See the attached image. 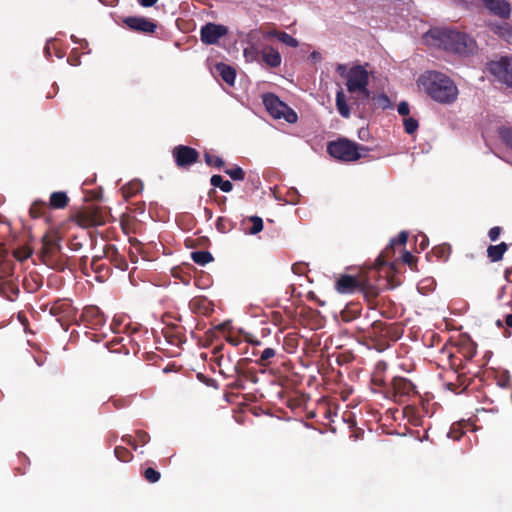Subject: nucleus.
Masks as SVG:
<instances>
[{
    "mask_svg": "<svg viewBox=\"0 0 512 512\" xmlns=\"http://www.w3.org/2000/svg\"><path fill=\"white\" fill-rule=\"evenodd\" d=\"M328 153L344 162L357 161L367 155L369 149L348 139H339L328 144Z\"/></svg>",
    "mask_w": 512,
    "mask_h": 512,
    "instance_id": "obj_4",
    "label": "nucleus"
},
{
    "mask_svg": "<svg viewBox=\"0 0 512 512\" xmlns=\"http://www.w3.org/2000/svg\"><path fill=\"white\" fill-rule=\"evenodd\" d=\"M497 326H499V327H501V326H502V322H501V320H498V321H497Z\"/></svg>",
    "mask_w": 512,
    "mask_h": 512,
    "instance_id": "obj_50",
    "label": "nucleus"
},
{
    "mask_svg": "<svg viewBox=\"0 0 512 512\" xmlns=\"http://www.w3.org/2000/svg\"><path fill=\"white\" fill-rule=\"evenodd\" d=\"M311 57L314 59H318V58H320V55L318 52H313V53H311Z\"/></svg>",
    "mask_w": 512,
    "mask_h": 512,
    "instance_id": "obj_47",
    "label": "nucleus"
},
{
    "mask_svg": "<svg viewBox=\"0 0 512 512\" xmlns=\"http://www.w3.org/2000/svg\"><path fill=\"white\" fill-rule=\"evenodd\" d=\"M158 0H139V3L144 7L153 6Z\"/></svg>",
    "mask_w": 512,
    "mask_h": 512,
    "instance_id": "obj_41",
    "label": "nucleus"
},
{
    "mask_svg": "<svg viewBox=\"0 0 512 512\" xmlns=\"http://www.w3.org/2000/svg\"><path fill=\"white\" fill-rule=\"evenodd\" d=\"M210 182L212 186L219 187L223 192H230L233 189L232 183L228 180H223L220 175H213Z\"/></svg>",
    "mask_w": 512,
    "mask_h": 512,
    "instance_id": "obj_20",
    "label": "nucleus"
},
{
    "mask_svg": "<svg viewBox=\"0 0 512 512\" xmlns=\"http://www.w3.org/2000/svg\"><path fill=\"white\" fill-rule=\"evenodd\" d=\"M403 125L406 133L413 134L418 129V121L412 117H405Z\"/></svg>",
    "mask_w": 512,
    "mask_h": 512,
    "instance_id": "obj_24",
    "label": "nucleus"
},
{
    "mask_svg": "<svg viewBox=\"0 0 512 512\" xmlns=\"http://www.w3.org/2000/svg\"><path fill=\"white\" fill-rule=\"evenodd\" d=\"M5 256H6V250L4 248L0 247V263L3 262Z\"/></svg>",
    "mask_w": 512,
    "mask_h": 512,
    "instance_id": "obj_43",
    "label": "nucleus"
},
{
    "mask_svg": "<svg viewBox=\"0 0 512 512\" xmlns=\"http://www.w3.org/2000/svg\"><path fill=\"white\" fill-rule=\"evenodd\" d=\"M505 322H506V325H507V326L512 327V314H510V315H508V316L506 317Z\"/></svg>",
    "mask_w": 512,
    "mask_h": 512,
    "instance_id": "obj_44",
    "label": "nucleus"
},
{
    "mask_svg": "<svg viewBox=\"0 0 512 512\" xmlns=\"http://www.w3.org/2000/svg\"><path fill=\"white\" fill-rule=\"evenodd\" d=\"M369 72L363 65L352 66L347 74L346 88L351 94L353 103L359 105L361 101L370 98L368 90Z\"/></svg>",
    "mask_w": 512,
    "mask_h": 512,
    "instance_id": "obj_3",
    "label": "nucleus"
},
{
    "mask_svg": "<svg viewBox=\"0 0 512 512\" xmlns=\"http://www.w3.org/2000/svg\"><path fill=\"white\" fill-rule=\"evenodd\" d=\"M193 261L200 265H205L213 260L212 255L206 251H195L191 253Z\"/></svg>",
    "mask_w": 512,
    "mask_h": 512,
    "instance_id": "obj_21",
    "label": "nucleus"
},
{
    "mask_svg": "<svg viewBox=\"0 0 512 512\" xmlns=\"http://www.w3.org/2000/svg\"><path fill=\"white\" fill-rule=\"evenodd\" d=\"M116 252H117L116 248L112 245H109L104 249V254L107 258L113 256Z\"/></svg>",
    "mask_w": 512,
    "mask_h": 512,
    "instance_id": "obj_40",
    "label": "nucleus"
},
{
    "mask_svg": "<svg viewBox=\"0 0 512 512\" xmlns=\"http://www.w3.org/2000/svg\"><path fill=\"white\" fill-rule=\"evenodd\" d=\"M216 71L219 73L221 78L229 85H233L235 82L236 72L235 70L226 65V64H218L216 65Z\"/></svg>",
    "mask_w": 512,
    "mask_h": 512,
    "instance_id": "obj_16",
    "label": "nucleus"
},
{
    "mask_svg": "<svg viewBox=\"0 0 512 512\" xmlns=\"http://www.w3.org/2000/svg\"><path fill=\"white\" fill-rule=\"evenodd\" d=\"M225 172L233 180H242V179H244V171L240 167H235L233 169H227Z\"/></svg>",
    "mask_w": 512,
    "mask_h": 512,
    "instance_id": "obj_31",
    "label": "nucleus"
},
{
    "mask_svg": "<svg viewBox=\"0 0 512 512\" xmlns=\"http://www.w3.org/2000/svg\"><path fill=\"white\" fill-rule=\"evenodd\" d=\"M125 23L133 30L146 33H152L156 29V25L144 17H128Z\"/></svg>",
    "mask_w": 512,
    "mask_h": 512,
    "instance_id": "obj_11",
    "label": "nucleus"
},
{
    "mask_svg": "<svg viewBox=\"0 0 512 512\" xmlns=\"http://www.w3.org/2000/svg\"><path fill=\"white\" fill-rule=\"evenodd\" d=\"M383 258H384V256H383V255H381V256L378 258V261H379V263H380L381 265H382V264H385V261H384V259H383Z\"/></svg>",
    "mask_w": 512,
    "mask_h": 512,
    "instance_id": "obj_48",
    "label": "nucleus"
},
{
    "mask_svg": "<svg viewBox=\"0 0 512 512\" xmlns=\"http://www.w3.org/2000/svg\"><path fill=\"white\" fill-rule=\"evenodd\" d=\"M68 196L65 192H53L50 196L49 206L53 209H63L68 204Z\"/></svg>",
    "mask_w": 512,
    "mask_h": 512,
    "instance_id": "obj_15",
    "label": "nucleus"
},
{
    "mask_svg": "<svg viewBox=\"0 0 512 512\" xmlns=\"http://www.w3.org/2000/svg\"><path fill=\"white\" fill-rule=\"evenodd\" d=\"M263 103L275 119H284L288 123H295L298 119L297 114L274 94L264 95Z\"/></svg>",
    "mask_w": 512,
    "mask_h": 512,
    "instance_id": "obj_5",
    "label": "nucleus"
},
{
    "mask_svg": "<svg viewBox=\"0 0 512 512\" xmlns=\"http://www.w3.org/2000/svg\"><path fill=\"white\" fill-rule=\"evenodd\" d=\"M122 441L127 442L129 445L134 446V444L132 443V441H131V438H130V437H123V438H122Z\"/></svg>",
    "mask_w": 512,
    "mask_h": 512,
    "instance_id": "obj_46",
    "label": "nucleus"
},
{
    "mask_svg": "<svg viewBox=\"0 0 512 512\" xmlns=\"http://www.w3.org/2000/svg\"><path fill=\"white\" fill-rule=\"evenodd\" d=\"M408 234L405 231L399 233L397 239H392L389 247L386 249V253L393 250L396 244L404 245L407 242Z\"/></svg>",
    "mask_w": 512,
    "mask_h": 512,
    "instance_id": "obj_26",
    "label": "nucleus"
},
{
    "mask_svg": "<svg viewBox=\"0 0 512 512\" xmlns=\"http://www.w3.org/2000/svg\"><path fill=\"white\" fill-rule=\"evenodd\" d=\"M336 71L341 77H343L347 80V74H348L349 69H347L345 64H337Z\"/></svg>",
    "mask_w": 512,
    "mask_h": 512,
    "instance_id": "obj_38",
    "label": "nucleus"
},
{
    "mask_svg": "<svg viewBox=\"0 0 512 512\" xmlns=\"http://www.w3.org/2000/svg\"><path fill=\"white\" fill-rule=\"evenodd\" d=\"M55 246L56 241L52 237L47 234L42 237V252L44 254L51 253Z\"/></svg>",
    "mask_w": 512,
    "mask_h": 512,
    "instance_id": "obj_22",
    "label": "nucleus"
},
{
    "mask_svg": "<svg viewBox=\"0 0 512 512\" xmlns=\"http://www.w3.org/2000/svg\"><path fill=\"white\" fill-rule=\"evenodd\" d=\"M261 55L267 66L275 68L281 65V55L275 48L267 46L261 51Z\"/></svg>",
    "mask_w": 512,
    "mask_h": 512,
    "instance_id": "obj_13",
    "label": "nucleus"
},
{
    "mask_svg": "<svg viewBox=\"0 0 512 512\" xmlns=\"http://www.w3.org/2000/svg\"><path fill=\"white\" fill-rule=\"evenodd\" d=\"M173 155L176 163L180 167L195 163L198 159V152L188 146H178L174 149Z\"/></svg>",
    "mask_w": 512,
    "mask_h": 512,
    "instance_id": "obj_9",
    "label": "nucleus"
},
{
    "mask_svg": "<svg viewBox=\"0 0 512 512\" xmlns=\"http://www.w3.org/2000/svg\"><path fill=\"white\" fill-rule=\"evenodd\" d=\"M115 456L120 460V461H123V462H128L132 459V454L131 452L123 447V446H117L115 448Z\"/></svg>",
    "mask_w": 512,
    "mask_h": 512,
    "instance_id": "obj_23",
    "label": "nucleus"
},
{
    "mask_svg": "<svg viewBox=\"0 0 512 512\" xmlns=\"http://www.w3.org/2000/svg\"><path fill=\"white\" fill-rule=\"evenodd\" d=\"M501 229L500 227H493L489 230V238L491 241H496L499 238Z\"/></svg>",
    "mask_w": 512,
    "mask_h": 512,
    "instance_id": "obj_37",
    "label": "nucleus"
},
{
    "mask_svg": "<svg viewBox=\"0 0 512 512\" xmlns=\"http://www.w3.org/2000/svg\"><path fill=\"white\" fill-rule=\"evenodd\" d=\"M398 112H399L400 115L408 116V114H409V105H408V103L401 102L398 105Z\"/></svg>",
    "mask_w": 512,
    "mask_h": 512,
    "instance_id": "obj_39",
    "label": "nucleus"
},
{
    "mask_svg": "<svg viewBox=\"0 0 512 512\" xmlns=\"http://www.w3.org/2000/svg\"><path fill=\"white\" fill-rule=\"evenodd\" d=\"M230 342H231L233 345H237V344H238V342H237L236 340H232V339H231V340H230Z\"/></svg>",
    "mask_w": 512,
    "mask_h": 512,
    "instance_id": "obj_49",
    "label": "nucleus"
},
{
    "mask_svg": "<svg viewBox=\"0 0 512 512\" xmlns=\"http://www.w3.org/2000/svg\"><path fill=\"white\" fill-rule=\"evenodd\" d=\"M8 292H11V293L15 294V293H17V292H18V290H17V288H16L15 286H13V285H11V284H3V285L1 286V288H0V293H1L2 295L7 296V293H8Z\"/></svg>",
    "mask_w": 512,
    "mask_h": 512,
    "instance_id": "obj_36",
    "label": "nucleus"
},
{
    "mask_svg": "<svg viewBox=\"0 0 512 512\" xmlns=\"http://www.w3.org/2000/svg\"><path fill=\"white\" fill-rule=\"evenodd\" d=\"M335 288L338 293L351 294L361 289V282L350 275H341L335 283Z\"/></svg>",
    "mask_w": 512,
    "mask_h": 512,
    "instance_id": "obj_10",
    "label": "nucleus"
},
{
    "mask_svg": "<svg viewBox=\"0 0 512 512\" xmlns=\"http://www.w3.org/2000/svg\"><path fill=\"white\" fill-rule=\"evenodd\" d=\"M228 33L227 27L208 23L201 28V40L205 44H216L218 40Z\"/></svg>",
    "mask_w": 512,
    "mask_h": 512,
    "instance_id": "obj_8",
    "label": "nucleus"
},
{
    "mask_svg": "<svg viewBox=\"0 0 512 512\" xmlns=\"http://www.w3.org/2000/svg\"><path fill=\"white\" fill-rule=\"evenodd\" d=\"M488 69L500 82L512 87V57H502L497 61H492Z\"/></svg>",
    "mask_w": 512,
    "mask_h": 512,
    "instance_id": "obj_6",
    "label": "nucleus"
},
{
    "mask_svg": "<svg viewBox=\"0 0 512 512\" xmlns=\"http://www.w3.org/2000/svg\"><path fill=\"white\" fill-rule=\"evenodd\" d=\"M250 221L252 222V227L250 228L251 234H257L263 229V221L261 218L257 216H253L250 218Z\"/></svg>",
    "mask_w": 512,
    "mask_h": 512,
    "instance_id": "obj_28",
    "label": "nucleus"
},
{
    "mask_svg": "<svg viewBox=\"0 0 512 512\" xmlns=\"http://www.w3.org/2000/svg\"><path fill=\"white\" fill-rule=\"evenodd\" d=\"M243 54L247 62H253L257 60L258 52L255 48H245Z\"/></svg>",
    "mask_w": 512,
    "mask_h": 512,
    "instance_id": "obj_32",
    "label": "nucleus"
},
{
    "mask_svg": "<svg viewBox=\"0 0 512 512\" xmlns=\"http://www.w3.org/2000/svg\"><path fill=\"white\" fill-rule=\"evenodd\" d=\"M507 244L501 242L498 245H491L487 249V255L492 262L500 261L503 258L504 253L507 251Z\"/></svg>",
    "mask_w": 512,
    "mask_h": 512,
    "instance_id": "obj_17",
    "label": "nucleus"
},
{
    "mask_svg": "<svg viewBox=\"0 0 512 512\" xmlns=\"http://www.w3.org/2000/svg\"><path fill=\"white\" fill-rule=\"evenodd\" d=\"M276 354L275 350L273 348H266L261 356H260V359L258 360V364L259 365H262V366H265L266 365V361L269 360L270 358L274 357Z\"/></svg>",
    "mask_w": 512,
    "mask_h": 512,
    "instance_id": "obj_29",
    "label": "nucleus"
},
{
    "mask_svg": "<svg viewBox=\"0 0 512 512\" xmlns=\"http://www.w3.org/2000/svg\"><path fill=\"white\" fill-rule=\"evenodd\" d=\"M417 84L431 99L440 104H452L458 98L456 84L441 72L428 71L418 78Z\"/></svg>",
    "mask_w": 512,
    "mask_h": 512,
    "instance_id": "obj_1",
    "label": "nucleus"
},
{
    "mask_svg": "<svg viewBox=\"0 0 512 512\" xmlns=\"http://www.w3.org/2000/svg\"><path fill=\"white\" fill-rule=\"evenodd\" d=\"M281 34V32L279 31H276V30H272V31H268L265 36L266 37H276L278 38V35Z\"/></svg>",
    "mask_w": 512,
    "mask_h": 512,
    "instance_id": "obj_42",
    "label": "nucleus"
},
{
    "mask_svg": "<svg viewBox=\"0 0 512 512\" xmlns=\"http://www.w3.org/2000/svg\"><path fill=\"white\" fill-rule=\"evenodd\" d=\"M425 40L429 44L458 54L472 53L476 48L475 41L472 38L453 30H431L425 35Z\"/></svg>",
    "mask_w": 512,
    "mask_h": 512,
    "instance_id": "obj_2",
    "label": "nucleus"
},
{
    "mask_svg": "<svg viewBox=\"0 0 512 512\" xmlns=\"http://www.w3.org/2000/svg\"><path fill=\"white\" fill-rule=\"evenodd\" d=\"M336 107L339 114L344 118L350 117V108L346 102V96L343 89H340L336 93Z\"/></svg>",
    "mask_w": 512,
    "mask_h": 512,
    "instance_id": "obj_18",
    "label": "nucleus"
},
{
    "mask_svg": "<svg viewBox=\"0 0 512 512\" xmlns=\"http://www.w3.org/2000/svg\"><path fill=\"white\" fill-rule=\"evenodd\" d=\"M278 39L283 44L288 45L290 47H298V45H299V42L297 41V39H295L291 35L287 34L286 32H281V34L278 35Z\"/></svg>",
    "mask_w": 512,
    "mask_h": 512,
    "instance_id": "obj_25",
    "label": "nucleus"
},
{
    "mask_svg": "<svg viewBox=\"0 0 512 512\" xmlns=\"http://www.w3.org/2000/svg\"><path fill=\"white\" fill-rule=\"evenodd\" d=\"M402 260L411 268H413L416 264V258L408 251L403 252Z\"/></svg>",
    "mask_w": 512,
    "mask_h": 512,
    "instance_id": "obj_34",
    "label": "nucleus"
},
{
    "mask_svg": "<svg viewBox=\"0 0 512 512\" xmlns=\"http://www.w3.org/2000/svg\"><path fill=\"white\" fill-rule=\"evenodd\" d=\"M144 477L146 478V480H159L160 473L158 471H156L155 469L149 467V468L145 469Z\"/></svg>",
    "mask_w": 512,
    "mask_h": 512,
    "instance_id": "obj_33",
    "label": "nucleus"
},
{
    "mask_svg": "<svg viewBox=\"0 0 512 512\" xmlns=\"http://www.w3.org/2000/svg\"><path fill=\"white\" fill-rule=\"evenodd\" d=\"M31 254H32V251L27 247H23V248H20V249H17L14 251V256L19 261H24V260L28 259L31 256Z\"/></svg>",
    "mask_w": 512,
    "mask_h": 512,
    "instance_id": "obj_30",
    "label": "nucleus"
},
{
    "mask_svg": "<svg viewBox=\"0 0 512 512\" xmlns=\"http://www.w3.org/2000/svg\"><path fill=\"white\" fill-rule=\"evenodd\" d=\"M138 436H139V438H140V440H141L142 442H145V441H146V439H147V434H146V433H144V432H139V433H138Z\"/></svg>",
    "mask_w": 512,
    "mask_h": 512,
    "instance_id": "obj_45",
    "label": "nucleus"
},
{
    "mask_svg": "<svg viewBox=\"0 0 512 512\" xmlns=\"http://www.w3.org/2000/svg\"><path fill=\"white\" fill-rule=\"evenodd\" d=\"M143 189V184L140 181H132L129 184L125 185L122 188V192L124 197H132L135 194L139 193Z\"/></svg>",
    "mask_w": 512,
    "mask_h": 512,
    "instance_id": "obj_19",
    "label": "nucleus"
},
{
    "mask_svg": "<svg viewBox=\"0 0 512 512\" xmlns=\"http://www.w3.org/2000/svg\"><path fill=\"white\" fill-rule=\"evenodd\" d=\"M205 161L209 166L221 167L224 165V161L220 157L209 153L205 154Z\"/></svg>",
    "mask_w": 512,
    "mask_h": 512,
    "instance_id": "obj_27",
    "label": "nucleus"
},
{
    "mask_svg": "<svg viewBox=\"0 0 512 512\" xmlns=\"http://www.w3.org/2000/svg\"><path fill=\"white\" fill-rule=\"evenodd\" d=\"M483 4L494 14L501 17H508L510 6L505 0H481Z\"/></svg>",
    "mask_w": 512,
    "mask_h": 512,
    "instance_id": "obj_12",
    "label": "nucleus"
},
{
    "mask_svg": "<svg viewBox=\"0 0 512 512\" xmlns=\"http://www.w3.org/2000/svg\"><path fill=\"white\" fill-rule=\"evenodd\" d=\"M393 388L396 393L401 395H410L415 393L414 384L405 378H395L393 380Z\"/></svg>",
    "mask_w": 512,
    "mask_h": 512,
    "instance_id": "obj_14",
    "label": "nucleus"
},
{
    "mask_svg": "<svg viewBox=\"0 0 512 512\" xmlns=\"http://www.w3.org/2000/svg\"><path fill=\"white\" fill-rule=\"evenodd\" d=\"M75 222L83 228L100 226L105 223V219L97 208H85L79 211L75 216Z\"/></svg>",
    "mask_w": 512,
    "mask_h": 512,
    "instance_id": "obj_7",
    "label": "nucleus"
},
{
    "mask_svg": "<svg viewBox=\"0 0 512 512\" xmlns=\"http://www.w3.org/2000/svg\"><path fill=\"white\" fill-rule=\"evenodd\" d=\"M42 205L41 204H38V203H34L31 208H30V215L33 217V218H38L41 216L42 214Z\"/></svg>",
    "mask_w": 512,
    "mask_h": 512,
    "instance_id": "obj_35",
    "label": "nucleus"
}]
</instances>
